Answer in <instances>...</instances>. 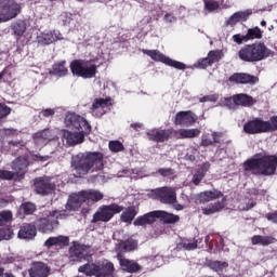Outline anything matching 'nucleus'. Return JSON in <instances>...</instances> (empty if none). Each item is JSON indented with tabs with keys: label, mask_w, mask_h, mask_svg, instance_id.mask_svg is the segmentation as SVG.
<instances>
[{
	"label": "nucleus",
	"mask_w": 277,
	"mask_h": 277,
	"mask_svg": "<svg viewBox=\"0 0 277 277\" xmlns=\"http://www.w3.org/2000/svg\"><path fill=\"white\" fill-rule=\"evenodd\" d=\"M233 41L236 42V44H243V42H249L248 35H241V34L234 35Z\"/></svg>",
	"instance_id": "4d7b16f0"
},
{
	"label": "nucleus",
	"mask_w": 277,
	"mask_h": 277,
	"mask_svg": "<svg viewBox=\"0 0 277 277\" xmlns=\"http://www.w3.org/2000/svg\"><path fill=\"white\" fill-rule=\"evenodd\" d=\"M160 202L162 205H174L176 202V190L172 187H161Z\"/></svg>",
	"instance_id": "4be33fe9"
},
{
	"label": "nucleus",
	"mask_w": 277,
	"mask_h": 277,
	"mask_svg": "<svg viewBox=\"0 0 277 277\" xmlns=\"http://www.w3.org/2000/svg\"><path fill=\"white\" fill-rule=\"evenodd\" d=\"M220 107H227V109H237V101L235 95L233 97H224L219 102Z\"/></svg>",
	"instance_id": "ea45409f"
},
{
	"label": "nucleus",
	"mask_w": 277,
	"mask_h": 277,
	"mask_svg": "<svg viewBox=\"0 0 277 277\" xmlns=\"http://www.w3.org/2000/svg\"><path fill=\"white\" fill-rule=\"evenodd\" d=\"M243 131L249 135L266 133L265 120H263L262 118H253L252 120H249L243 124Z\"/></svg>",
	"instance_id": "ddd939ff"
},
{
	"label": "nucleus",
	"mask_w": 277,
	"mask_h": 277,
	"mask_svg": "<svg viewBox=\"0 0 277 277\" xmlns=\"http://www.w3.org/2000/svg\"><path fill=\"white\" fill-rule=\"evenodd\" d=\"M67 215L66 211L54 210L52 212H45V217L39 219L37 222L39 233H53L60 224L57 220H64Z\"/></svg>",
	"instance_id": "0eeeda50"
},
{
	"label": "nucleus",
	"mask_w": 277,
	"mask_h": 277,
	"mask_svg": "<svg viewBox=\"0 0 277 277\" xmlns=\"http://www.w3.org/2000/svg\"><path fill=\"white\" fill-rule=\"evenodd\" d=\"M142 53L145 55H148L154 62H161L162 64H166L167 66H171L172 68H176L177 70H185L187 68V65L184 63L174 61L168 56H166L163 53H161L158 50H142Z\"/></svg>",
	"instance_id": "9b49d317"
},
{
	"label": "nucleus",
	"mask_w": 277,
	"mask_h": 277,
	"mask_svg": "<svg viewBox=\"0 0 277 277\" xmlns=\"http://www.w3.org/2000/svg\"><path fill=\"white\" fill-rule=\"evenodd\" d=\"M158 174H160V176H174V169L172 168H161L158 169L157 171Z\"/></svg>",
	"instance_id": "13d9d810"
},
{
	"label": "nucleus",
	"mask_w": 277,
	"mask_h": 277,
	"mask_svg": "<svg viewBox=\"0 0 277 277\" xmlns=\"http://www.w3.org/2000/svg\"><path fill=\"white\" fill-rule=\"evenodd\" d=\"M208 60L210 64H215V62H220L222 60V52L221 51H210L208 54Z\"/></svg>",
	"instance_id": "09e8293b"
},
{
	"label": "nucleus",
	"mask_w": 277,
	"mask_h": 277,
	"mask_svg": "<svg viewBox=\"0 0 277 277\" xmlns=\"http://www.w3.org/2000/svg\"><path fill=\"white\" fill-rule=\"evenodd\" d=\"M0 181H18V177L12 171L0 170Z\"/></svg>",
	"instance_id": "c03bdc74"
},
{
	"label": "nucleus",
	"mask_w": 277,
	"mask_h": 277,
	"mask_svg": "<svg viewBox=\"0 0 277 277\" xmlns=\"http://www.w3.org/2000/svg\"><path fill=\"white\" fill-rule=\"evenodd\" d=\"M55 136L53 135V131L51 130H42L32 135V140L37 146V148H42L43 146H47L51 140H53Z\"/></svg>",
	"instance_id": "6ab92c4d"
},
{
	"label": "nucleus",
	"mask_w": 277,
	"mask_h": 277,
	"mask_svg": "<svg viewBox=\"0 0 277 277\" xmlns=\"http://www.w3.org/2000/svg\"><path fill=\"white\" fill-rule=\"evenodd\" d=\"M137 248V241L134 239H128L126 241H120L117 245L118 252H131Z\"/></svg>",
	"instance_id": "7c9ffc66"
},
{
	"label": "nucleus",
	"mask_w": 277,
	"mask_h": 277,
	"mask_svg": "<svg viewBox=\"0 0 277 277\" xmlns=\"http://www.w3.org/2000/svg\"><path fill=\"white\" fill-rule=\"evenodd\" d=\"M14 237V232L11 228H0V241H9Z\"/></svg>",
	"instance_id": "49530a36"
},
{
	"label": "nucleus",
	"mask_w": 277,
	"mask_h": 277,
	"mask_svg": "<svg viewBox=\"0 0 277 277\" xmlns=\"http://www.w3.org/2000/svg\"><path fill=\"white\" fill-rule=\"evenodd\" d=\"M229 81H235L236 83H256L259 79L252 75L248 74H234L230 76Z\"/></svg>",
	"instance_id": "393cba45"
},
{
	"label": "nucleus",
	"mask_w": 277,
	"mask_h": 277,
	"mask_svg": "<svg viewBox=\"0 0 277 277\" xmlns=\"http://www.w3.org/2000/svg\"><path fill=\"white\" fill-rule=\"evenodd\" d=\"M68 237L66 236H57V237H50L45 242V248H53L55 246L56 248H62L64 246H68Z\"/></svg>",
	"instance_id": "a878e982"
},
{
	"label": "nucleus",
	"mask_w": 277,
	"mask_h": 277,
	"mask_svg": "<svg viewBox=\"0 0 277 277\" xmlns=\"http://www.w3.org/2000/svg\"><path fill=\"white\" fill-rule=\"evenodd\" d=\"M57 40H64L60 30H45L37 37V42L41 47L53 44V42H57Z\"/></svg>",
	"instance_id": "2eb2a0df"
},
{
	"label": "nucleus",
	"mask_w": 277,
	"mask_h": 277,
	"mask_svg": "<svg viewBox=\"0 0 277 277\" xmlns=\"http://www.w3.org/2000/svg\"><path fill=\"white\" fill-rule=\"evenodd\" d=\"M62 21L64 23V25H69L70 24V21H72V14L70 13H64L62 15Z\"/></svg>",
	"instance_id": "338daca9"
},
{
	"label": "nucleus",
	"mask_w": 277,
	"mask_h": 277,
	"mask_svg": "<svg viewBox=\"0 0 277 277\" xmlns=\"http://www.w3.org/2000/svg\"><path fill=\"white\" fill-rule=\"evenodd\" d=\"M157 217L161 219L166 224H176V222L180 220L179 215L161 210L156 211V219Z\"/></svg>",
	"instance_id": "c756f323"
},
{
	"label": "nucleus",
	"mask_w": 277,
	"mask_h": 277,
	"mask_svg": "<svg viewBox=\"0 0 277 277\" xmlns=\"http://www.w3.org/2000/svg\"><path fill=\"white\" fill-rule=\"evenodd\" d=\"M271 55H274V52L263 42L247 44L238 51L239 60L248 63L263 62Z\"/></svg>",
	"instance_id": "20e7f679"
},
{
	"label": "nucleus",
	"mask_w": 277,
	"mask_h": 277,
	"mask_svg": "<svg viewBox=\"0 0 277 277\" xmlns=\"http://www.w3.org/2000/svg\"><path fill=\"white\" fill-rule=\"evenodd\" d=\"M21 14V4L14 0H0V23H8Z\"/></svg>",
	"instance_id": "1a4fd4ad"
},
{
	"label": "nucleus",
	"mask_w": 277,
	"mask_h": 277,
	"mask_svg": "<svg viewBox=\"0 0 277 277\" xmlns=\"http://www.w3.org/2000/svg\"><path fill=\"white\" fill-rule=\"evenodd\" d=\"M224 209V200L214 203L210 208H202L203 215H213V213H217Z\"/></svg>",
	"instance_id": "4c0bfd02"
},
{
	"label": "nucleus",
	"mask_w": 277,
	"mask_h": 277,
	"mask_svg": "<svg viewBox=\"0 0 277 277\" xmlns=\"http://www.w3.org/2000/svg\"><path fill=\"white\" fill-rule=\"evenodd\" d=\"M180 140H187L192 137H198L200 135L199 129H180L177 132Z\"/></svg>",
	"instance_id": "473e14b6"
},
{
	"label": "nucleus",
	"mask_w": 277,
	"mask_h": 277,
	"mask_svg": "<svg viewBox=\"0 0 277 277\" xmlns=\"http://www.w3.org/2000/svg\"><path fill=\"white\" fill-rule=\"evenodd\" d=\"M148 198H151L153 200H160L161 198V187L151 189L147 193Z\"/></svg>",
	"instance_id": "6e6d98bb"
},
{
	"label": "nucleus",
	"mask_w": 277,
	"mask_h": 277,
	"mask_svg": "<svg viewBox=\"0 0 277 277\" xmlns=\"http://www.w3.org/2000/svg\"><path fill=\"white\" fill-rule=\"evenodd\" d=\"M40 118H52V116H55V109L53 108H47L40 111L39 114Z\"/></svg>",
	"instance_id": "bf43d9fd"
},
{
	"label": "nucleus",
	"mask_w": 277,
	"mask_h": 277,
	"mask_svg": "<svg viewBox=\"0 0 277 277\" xmlns=\"http://www.w3.org/2000/svg\"><path fill=\"white\" fill-rule=\"evenodd\" d=\"M198 116L192 110L179 111L175 115L174 123L179 127H193L196 124Z\"/></svg>",
	"instance_id": "4468645a"
},
{
	"label": "nucleus",
	"mask_w": 277,
	"mask_h": 277,
	"mask_svg": "<svg viewBox=\"0 0 277 277\" xmlns=\"http://www.w3.org/2000/svg\"><path fill=\"white\" fill-rule=\"evenodd\" d=\"M122 211H124V207L117 203L103 206L94 213L92 222L94 224H96V222H109L114 215L122 213Z\"/></svg>",
	"instance_id": "9d476101"
},
{
	"label": "nucleus",
	"mask_w": 277,
	"mask_h": 277,
	"mask_svg": "<svg viewBox=\"0 0 277 277\" xmlns=\"http://www.w3.org/2000/svg\"><path fill=\"white\" fill-rule=\"evenodd\" d=\"M198 248V240H183L177 245V250H196Z\"/></svg>",
	"instance_id": "a19ab883"
},
{
	"label": "nucleus",
	"mask_w": 277,
	"mask_h": 277,
	"mask_svg": "<svg viewBox=\"0 0 277 277\" xmlns=\"http://www.w3.org/2000/svg\"><path fill=\"white\" fill-rule=\"evenodd\" d=\"M96 65L92 61L77 60L71 62L70 70L76 77H82V79H92L96 77Z\"/></svg>",
	"instance_id": "6e6552de"
},
{
	"label": "nucleus",
	"mask_w": 277,
	"mask_h": 277,
	"mask_svg": "<svg viewBox=\"0 0 277 277\" xmlns=\"http://www.w3.org/2000/svg\"><path fill=\"white\" fill-rule=\"evenodd\" d=\"M266 219L268 222H273V224H277V212L266 214Z\"/></svg>",
	"instance_id": "774afa93"
},
{
	"label": "nucleus",
	"mask_w": 277,
	"mask_h": 277,
	"mask_svg": "<svg viewBox=\"0 0 277 277\" xmlns=\"http://www.w3.org/2000/svg\"><path fill=\"white\" fill-rule=\"evenodd\" d=\"M10 111H12L10 107L0 103V120L1 118H5V116H10Z\"/></svg>",
	"instance_id": "052dcab7"
},
{
	"label": "nucleus",
	"mask_w": 277,
	"mask_h": 277,
	"mask_svg": "<svg viewBox=\"0 0 277 277\" xmlns=\"http://www.w3.org/2000/svg\"><path fill=\"white\" fill-rule=\"evenodd\" d=\"M239 17L237 15V13H234L227 21H226V25H228L229 27H235L236 23H239Z\"/></svg>",
	"instance_id": "e2e57ef3"
},
{
	"label": "nucleus",
	"mask_w": 277,
	"mask_h": 277,
	"mask_svg": "<svg viewBox=\"0 0 277 277\" xmlns=\"http://www.w3.org/2000/svg\"><path fill=\"white\" fill-rule=\"evenodd\" d=\"M266 133H274L277 131V116L272 117L268 121H264Z\"/></svg>",
	"instance_id": "37998d69"
},
{
	"label": "nucleus",
	"mask_w": 277,
	"mask_h": 277,
	"mask_svg": "<svg viewBox=\"0 0 277 277\" xmlns=\"http://www.w3.org/2000/svg\"><path fill=\"white\" fill-rule=\"evenodd\" d=\"M213 134L205 133L201 135V146H213Z\"/></svg>",
	"instance_id": "8fccbe9b"
},
{
	"label": "nucleus",
	"mask_w": 277,
	"mask_h": 277,
	"mask_svg": "<svg viewBox=\"0 0 277 277\" xmlns=\"http://www.w3.org/2000/svg\"><path fill=\"white\" fill-rule=\"evenodd\" d=\"M28 272L30 277H48L49 266L43 262H35Z\"/></svg>",
	"instance_id": "aec40b11"
},
{
	"label": "nucleus",
	"mask_w": 277,
	"mask_h": 277,
	"mask_svg": "<svg viewBox=\"0 0 277 277\" xmlns=\"http://www.w3.org/2000/svg\"><path fill=\"white\" fill-rule=\"evenodd\" d=\"M277 168V157L256 154L253 158L245 162V170L253 174H263L264 176H272L275 174Z\"/></svg>",
	"instance_id": "7ed1b4c3"
},
{
	"label": "nucleus",
	"mask_w": 277,
	"mask_h": 277,
	"mask_svg": "<svg viewBox=\"0 0 277 277\" xmlns=\"http://www.w3.org/2000/svg\"><path fill=\"white\" fill-rule=\"evenodd\" d=\"M261 38H263V31L261 30V28L253 27V28H249L247 31V39L248 41L250 40H261Z\"/></svg>",
	"instance_id": "58836bf2"
},
{
	"label": "nucleus",
	"mask_w": 277,
	"mask_h": 277,
	"mask_svg": "<svg viewBox=\"0 0 277 277\" xmlns=\"http://www.w3.org/2000/svg\"><path fill=\"white\" fill-rule=\"evenodd\" d=\"M236 106L239 107H252L256 101H254L253 96H250L245 93L236 94L235 95Z\"/></svg>",
	"instance_id": "cd10ccee"
},
{
	"label": "nucleus",
	"mask_w": 277,
	"mask_h": 277,
	"mask_svg": "<svg viewBox=\"0 0 277 277\" xmlns=\"http://www.w3.org/2000/svg\"><path fill=\"white\" fill-rule=\"evenodd\" d=\"M222 137H224V133H222V132H213L212 133V140H213L214 144H220V140H222Z\"/></svg>",
	"instance_id": "69168bd1"
},
{
	"label": "nucleus",
	"mask_w": 277,
	"mask_h": 277,
	"mask_svg": "<svg viewBox=\"0 0 277 277\" xmlns=\"http://www.w3.org/2000/svg\"><path fill=\"white\" fill-rule=\"evenodd\" d=\"M205 3V10H208V12H214V10H217L220 8V3L216 1L207 0Z\"/></svg>",
	"instance_id": "864d4df0"
},
{
	"label": "nucleus",
	"mask_w": 277,
	"mask_h": 277,
	"mask_svg": "<svg viewBox=\"0 0 277 277\" xmlns=\"http://www.w3.org/2000/svg\"><path fill=\"white\" fill-rule=\"evenodd\" d=\"M65 126L69 129H76V131H63V137L66 140L68 146H77V144H81L85 134L90 133L92 130L88 120L75 113L66 114Z\"/></svg>",
	"instance_id": "f03ea898"
},
{
	"label": "nucleus",
	"mask_w": 277,
	"mask_h": 277,
	"mask_svg": "<svg viewBox=\"0 0 277 277\" xmlns=\"http://www.w3.org/2000/svg\"><path fill=\"white\" fill-rule=\"evenodd\" d=\"M5 263H13L15 265V267H17L18 269H23V265L25 263V260H23V258L18 256V255H9L5 258L4 260Z\"/></svg>",
	"instance_id": "79ce46f5"
},
{
	"label": "nucleus",
	"mask_w": 277,
	"mask_h": 277,
	"mask_svg": "<svg viewBox=\"0 0 277 277\" xmlns=\"http://www.w3.org/2000/svg\"><path fill=\"white\" fill-rule=\"evenodd\" d=\"M69 256L71 261H90V255H88V247L85 245L75 243L69 248Z\"/></svg>",
	"instance_id": "f3484780"
},
{
	"label": "nucleus",
	"mask_w": 277,
	"mask_h": 277,
	"mask_svg": "<svg viewBox=\"0 0 277 277\" xmlns=\"http://www.w3.org/2000/svg\"><path fill=\"white\" fill-rule=\"evenodd\" d=\"M117 259L121 265V268L124 272H130V273L140 272L141 267H140V264H137V262H133L128 259H124V258H122L121 254H118Z\"/></svg>",
	"instance_id": "b1692460"
},
{
	"label": "nucleus",
	"mask_w": 277,
	"mask_h": 277,
	"mask_svg": "<svg viewBox=\"0 0 277 277\" xmlns=\"http://www.w3.org/2000/svg\"><path fill=\"white\" fill-rule=\"evenodd\" d=\"M12 31L15 34V36H23L25 31H27V24H25V21H17L11 26Z\"/></svg>",
	"instance_id": "e433bc0d"
},
{
	"label": "nucleus",
	"mask_w": 277,
	"mask_h": 277,
	"mask_svg": "<svg viewBox=\"0 0 277 277\" xmlns=\"http://www.w3.org/2000/svg\"><path fill=\"white\" fill-rule=\"evenodd\" d=\"M35 189L37 194H41L42 196H47L51 194L53 189H55V183L51 181V177L43 176L35 180Z\"/></svg>",
	"instance_id": "dca6fc26"
},
{
	"label": "nucleus",
	"mask_w": 277,
	"mask_h": 277,
	"mask_svg": "<svg viewBox=\"0 0 277 277\" xmlns=\"http://www.w3.org/2000/svg\"><path fill=\"white\" fill-rule=\"evenodd\" d=\"M222 192L217 189L206 190L199 194L200 202H211V200H216V198H222Z\"/></svg>",
	"instance_id": "c85d7f7f"
},
{
	"label": "nucleus",
	"mask_w": 277,
	"mask_h": 277,
	"mask_svg": "<svg viewBox=\"0 0 277 277\" xmlns=\"http://www.w3.org/2000/svg\"><path fill=\"white\" fill-rule=\"evenodd\" d=\"M157 220V211L149 212L143 216H138L134 221V226H146V224H154Z\"/></svg>",
	"instance_id": "bb28decb"
},
{
	"label": "nucleus",
	"mask_w": 277,
	"mask_h": 277,
	"mask_svg": "<svg viewBox=\"0 0 277 277\" xmlns=\"http://www.w3.org/2000/svg\"><path fill=\"white\" fill-rule=\"evenodd\" d=\"M236 15L238 16V21H242L246 23L250 16H252V9H247L245 11L236 12Z\"/></svg>",
	"instance_id": "603ef678"
},
{
	"label": "nucleus",
	"mask_w": 277,
	"mask_h": 277,
	"mask_svg": "<svg viewBox=\"0 0 277 277\" xmlns=\"http://www.w3.org/2000/svg\"><path fill=\"white\" fill-rule=\"evenodd\" d=\"M28 166L29 161H27V158L25 157H18L12 162L11 168L14 174H16L18 181H21V179H23L27 173Z\"/></svg>",
	"instance_id": "a211bd4d"
},
{
	"label": "nucleus",
	"mask_w": 277,
	"mask_h": 277,
	"mask_svg": "<svg viewBox=\"0 0 277 277\" xmlns=\"http://www.w3.org/2000/svg\"><path fill=\"white\" fill-rule=\"evenodd\" d=\"M114 263L104 260L97 264L87 263L80 266L78 272L84 276L114 277Z\"/></svg>",
	"instance_id": "423d86ee"
},
{
	"label": "nucleus",
	"mask_w": 277,
	"mask_h": 277,
	"mask_svg": "<svg viewBox=\"0 0 277 277\" xmlns=\"http://www.w3.org/2000/svg\"><path fill=\"white\" fill-rule=\"evenodd\" d=\"M205 179V173H201V171H198L193 176V183L194 185H200V182Z\"/></svg>",
	"instance_id": "680f3d73"
},
{
	"label": "nucleus",
	"mask_w": 277,
	"mask_h": 277,
	"mask_svg": "<svg viewBox=\"0 0 277 277\" xmlns=\"http://www.w3.org/2000/svg\"><path fill=\"white\" fill-rule=\"evenodd\" d=\"M111 109V100L109 98H95L91 106V114L95 118L105 116Z\"/></svg>",
	"instance_id": "f8f14e48"
},
{
	"label": "nucleus",
	"mask_w": 277,
	"mask_h": 277,
	"mask_svg": "<svg viewBox=\"0 0 277 277\" xmlns=\"http://www.w3.org/2000/svg\"><path fill=\"white\" fill-rule=\"evenodd\" d=\"M51 74L54 75L55 77H66V75H68V68L66 67V61L55 63L53 65Z\"/></svg>",
	"instance_id": "2f4dec72"
},
{
	"label": "nucleus",
	"mask_w": 277,
	"mask_h": 277,
	"mask_svg": "<svg viewBox=\"0 0 277 277\" xmlns=\"http://www.w3.org/2000/svg\"><path fill=\"white\" fill-rule=\"evenodd\" d=\"M104 195L101 190L96 189H87L80 190L77 194H72L66 205L68 211H77L83 202H98L103 200Z\"/></svg>",
	"instance_id": "39448f33"
},
{
	"label": "nucleus",
	"mask_w": 277,
	"mask_h": 277,
	"mask_svg": "<svg viewBox=\"0 0 277 277\" xmlns=\"http://www.w3.org/2000/svg\"><path fill=\"white\" fill-rule=\"evenodd\" d=\"M71 168L79 176H85L90 172H101L105 168V156L101 151H85L72 157Z\"/></svg>",
	"instance_id": "f257e3e1"
},
{
	"label": "nucleus",
	"mask_w": 277,
	"mask_h": 277,
	"mask_svg": "<svg viewBox=\"0 0 277 277\" xmlns=\"http://www.w3.org/2000/svg\"><path fill=\"white\" fill-rule=\"evenodd\" d=\"M219 98L220 95L217 94L206 95L199 98V103H215Z\"/></svg>",
	"instance_id": "5fc2aeb1"
},
{
	"label": "nucleus",
	"mask_w": 277,
	"mask_h": 277,
	"mask_svg": "<svg viewBox=\"0 0 277 277\" xmlns=\"http://www.w3.org/2000/svg\"><path fill=\"white\" fill-rule=\"evenodd\" d=\"M135 215H137V210H135V207H130L126 209L121 213V222H124L126 224H131L133 220H135Z\"/></svg>",
	"instance_id": "72a5a7b5"
},
{
	"label": "nucleus",
	"mask_w": 277,
	"mask_h": 277,
	"mask_svg": "<svg viewBox=\"0 0 277 277\" xmlns=\"http://www.w3.org/2000/svg\"><path fill=\"white\" fill-rule=\"evenodd\" d=\"M253 246H269L274 243V237L255 235L251 238Z\"/></svg>",
	"instance_id": "f704fd0d"
},
{
	"label": "nucleus",
	"mask_w": 277,
	"mask_h": 277,
	"mask_svg": "<svg viewBox=\"0 0 277 277\" xmlns=\"http://www.w3.org/2000/svg\"><path fill=\"white\" fill-rule=\"evenodd\" d=\"M13 214L10 210H3L0 211V226H3V224H8V222H12Z\"/></svg>",
	"instance_id": "a18cd8bd"
},
{
	"label": "nucleus",
	"mask_w": 277,
	"mask_h": 277,
	"mask_svg": "<svg viewBox=\"0 0 277 277\" xmlns=\"http://www.w3.org/2000/svg\"><path fill=\"white\" fill-rule=\"evenodd\" d=\"M17 237L19 239H34V237H36V225H31V224H24L17 234Z\"/></svg>",
	"instance_id": "5701e85b"
},
{
	"label": "nucleus",
	"mask_w": 277,
	"mask_h": 277,
	"mask_svg": "<svg viewBox=\"0 0 277 277\" xmlns=\"http://www.w3.org/2000/svg\"><path fill=\"white\" fill-rule=\"evenodd\" d=\"M208 66H211V61H209V57L202 58L198 62L199 68H208Z\"/></svg>",
	"instance_id": "0e129e2a"
},
{
	"label": "nucleus",
	"mask_w": 277,
	"mask_h": 277,
	"mask_svg": "<svg viewBox=\"0 0 277 277\" xmlns=\"http://www.w3.org/2000/svg\"><path fill=\"white\" fill-rule=\"evenodd\" d=\"M171 135V130H150L147 132L148 140L151 142H168Z\"/></svg>",
	"instance_id": "412c9836"
},
{
	"label": "nucleus",
	"mask_w": 277,
	"mask_h": 277,
	"mask_svg": "<svg viewBox=\"0 0 277 277\" xmlns=\"http://www.w3.org/2000/svg\"><path fill=\"white\" fill-rule=\"evenodd\" d=\"M109 148L111 153H121V150H124V145L119 141H111L109 142Z\"/></svg>",
	"instance_id": "3c124183"
},
{
	"label": "nucleus",
	"mask_w": 277,
	"mask_h": 277,
	"mask_svg": "<svg viewBox=\"0 0 277 277\" xmlns=\"http://www.w3.org/2000/svg\"><path fill=\"white\" fill-rule=\"evenodd\" d=\"M21 209L25 215H31L36 211V205L26 202L22 205Z\"/></svg>",
	"instance_id": "de8ad7c7"
},
{
	"label": "nucleus",
	"mask_w": 277,
	"mask_h": 277,
	"mask_svg": "<svg viewBox=\"0 0 277 277\" xmlns=\"http://www.w3.org/2000/svg\"><path fill=\"white\" fill-rule=\"evenodd\" d=\"M208 267L213 272H216V274H222V272L228 267V262L210 261L208 262Z\"/></svg>",
	"instance_id": "c9c22d12"
}]
</instances>
